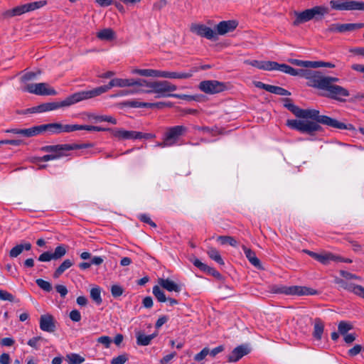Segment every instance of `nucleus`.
<instances>
[{"label":"nucleus","mask_w":364,"mask_h":364,"mask_svg":"<svg viewBox=\"0 0 364 364\" xmlns=\"http://www.w3.org/2000/svg\"><path fill=\"white\" fill-rule=\"evenodd\" d=\"M284 106L296 117L311 119H288L287 121L286 124L287 127L291 129L296 130L301 134L314 136L316 132H319L323 130L320 124L338 129L353 130L355 129L353 125L351 124H345L330 117L321 115L319 111L317 109H301L293 104L290 98L284 99Z\"/></svg>","instance_id":"f257e3e1"},{"label":"nucleus","mask_w":364,"mask_h":364,"mask_svg":"<svg viewBox=\"0 0 364 364\" xmlns=\"http://www.w3.org/2000/svg\"><path fill=\"white\" fill-rule=\"evenodd\" d=\"M92 143L83 144H62L56 145H47L42 146L40 150L43 152L52 154L53 156H59V159L63 156H68V151L76 149H82L92 147Z\"/></svg>","instance_id":"f03ea898"},{"label":"nucleus","mask_w":364,"mask_h":364,"mask_svg":"<svg viewBox=\"0 0 364 364\" xmlns=\"http://www.w3.org/2000/svg\"><path fill=\"white\" fill-rule=\"evenodd\" d=\"M132 79L114 78L112 79L107 85L95 87L90 90H83L82 94L85 100L100 96L107 92L113 87H132Z\"/></svg>","instance_id":"7ed1b4c3"},{"label":"nucleus","mask_w":364,"mask_h":364,"mask_svg":"<svg viewBox=\"0 0 364 364\" xmlns=\"http://www.w3.org/2000/svg\"><path fill=\"white\" fill-rule=\"evenodd\" d=\"M83 100H85V99L83 97L82 92H77L68 96L63 101L50 102L41 104V112L43 113L55 110L62 107H70Z\"/></svg>","instance_id":"20e7f679"},{"label":"nucleus","mask_w":364,"mask_h":364,"mask_svg":"<svg viewBox=\"0 0 364 364\" xmlns=\"http://www.w3.org/2000/svg\"><path fill=\"white\" fill-rule=\"evenodd\" d=\"M150 85V90L141 89V92L155 93L156 94V98L171 97L173 94L169 92L177 90L176 85L167 80L152 81Z\"/></svg>","instance_id":"39448f33"},{"label":"nucleus","mask_w":364,"mask_h":364,"mask_svg":"<svg viewBox=\"0 0 364 364\" xmlns=\"http://www.w3.org/2000/svg\"><path fill=\"white\" fill-rule=\"evenodd\" d=\"M271 291L274 294H284L286 295H315L317 291L303 286H284V285H273L271 287Z\"/></svg>","instance_id":"423d86ee"},{"label":"nucleus","mask_w":364,"mask_h":364,"mask_svg":"<svg viewBox=\"0 0 364 364\" xmlns=\"http://www.w3.org/2000/svg\"><path fill=\"white\" fill-rule=\"evenodd\" d=\"M120 108L132 107V108H149V109H163L164 107H171L173 103L171 102H142L137 100H125L118 103Z\"/></svg>","instance_id":"0eeeda50"},{"label":"nucleus","mask_w":364,"mask_h":364,"mask_svg":"<svg viewBox=\"0 0 364 364\" xmlns=\"http://www.w3.org/2000/svg\"><path fill=\"white\" fill-rule=\"evenodd\" d=\"M188 129L183 125H177L167 128L164 134V145H175L179 138L187 132Z\"/></svg>","instance_id":"6e6552de"},{"label":"nucleus","mask_w":364,"mask_h":364,"mask_svg":"<svg viewBox=\"0 0 364 364\" xmlns=\"http://www.w3.org/2000/svg\"><path fill=\"white\" fill-rule=\"evenodd\" d=\"M24 91L41 96H55L57 91L48 83H28L24 85Z\"/></svg>","instance_id":"1a4fd4ad"},{"label":"nucleus","mask_w":364,"mask_h":364,"mask_svg":"<svg viewBox=\"0 0 364 364\" xmlns=\"http://www.w3.org/2000/svg\"><path fill=\"white\" fill-rule=\"evenodd\" d=\"M198 88L204 93L214 95L228 90L226 82L218 80H203L199 83Z\"/></svg>","instance_id":"9d476101"},{"label":"nucleus","mask_w":364,"mask_h":364,"mask_svg":"<svg viewBox=\"0 0 364 364\" xmlns=\"http://www.w3.org/2000/svg\"><path fill=\"white\" fill-rule=\"evenodd\" d=\"M332 9L336 11H364V2L356 1L331 0L329 2Z\"/></svg>","instance_id":"9b49d317"},{"label":"nucleus","mask_w":364,"mask_h":364,"mask_svg":"<svg viewBox=\"0 0 364 364\" xmlns=\"http://www.w3.org/2000/svg\"><path fill=\"white\" fill-rule=\"evenodd\" d=\"M303 77L308 80V86L321 90L325 89V76L321 72L305 69Z\"/></svg>","instance_id":"f8f14e48"},{"label":"nucleus","mask_w":364,"mask_h":364,"mask_svg":"<svg viewBox=\"0 0 364 364\" xmlns=\"http://www.w3.org/2000/svg\"><path fill=\"white\" fill-rule=\"evenodd\" d=\"M190 31L202 38H205L208 40L216 41L218 37L215 30L202 23H192L190 27Z\"/></svg>","instance_id":"ddd939ff"},{"label":"nucleus","mask_w":364,"mask_h":364,"mask_svg":"<svg viewBox=\"0 0 364 364\" xmlns=\"http://www.w3.org/2000/svg\"><path fill=\"white\" fill-rule=\"evenodd\" d=\"M323 90L327 91L326 95L327 97L339 102H345V97L350 96L349 91L340 85L329 87Z\"/></svg>","instance_id":"4468645a"},{"label":"nucleus","mask_w":364,"mask_h":364,"mask_svg":"<svg viewBox=\"0 0 364 364\" xmlns=\"http://www.w3.org/2000/svg\"><path fill=\"white\" fill-rule=\"evenodd\" d=\"M39 326L43 331L54 333L56 331V321L50 314H43L39 319Z\"/></svg>","instance_id":"2eb2a0df"},{"label":"nucleus","mask_w":364,"mask_h":364,"mask_svg":"<svg viewBox=\"0 0 364 364\" xmlns=\"http://www.w3.org/2000/svg\"><path fill=\"white\" fill-rule=\"evenodd\" d=\"M335 283L339 287L350 292H353L355 295L364 299V287L353 283H349L343 279L336 277L334 280Z\"/></svg>","instance_id":"dca6fc26"},{"label":"nucleus","mask_w":364,"mask_h":364,"mask_svg":"<svg viewBox=\"0 0 364 364\" xmlns=\"http://www.w3.org/2000/svg\"><path fill=\"white\" fill-rule=\"evenodd\" d=\"M238 26L235 20L222 21L215 26L216 36H224L228 33L234 31Z\"/></svg>","instance_id":"f3484780"},{"label":"nucleus","mask_w":364,"mask_h":364,"mask_svg":"<svg viewBox=\"0 0 364 364\" xmlns=\"http://www.w3.org/2000/svg\"><path fill=\"white\" fill-rule=\"evenodd\" d=\"M156 135L152 133H143L136 131H129L124 129L122 140L129 139H152Z\"/></svg>","instance_id":"a211bd4d"},{"label":"nucleus","mask_w":364,"mask_h":364,"mask_svg":"<svg viewBox=\"0 0 364 364\" xmlns=\"http://www.w3.org/2000/svg\"><path fill=\"white\" fill-rule=\"evenodd\" d=\"M194 70L190 72H168L159 70V77L170 79H188L193 76Z\"/></svg>","instance_id":"6ab92c4d"},{"label":"nucleus","mask_w":364,"mask_h":364,"mask_svg":"<svg viewBox=\"0 0 364 364\" xmlns=\"http://www.w3.org/2000/svg\"><path fill=\"white\" fill-rule=\"evenodd\" d=\"M294 15L296 16V18L292 23V25L294 26H298L301 23H306L314 19L311 14V9H306L301 12L295 11Z\"/></svg>","instance_id":"aec40b11"},{"label":"nucleus","mask_w":364,"mask_h":364,"mask_svg":"<svg viewBox=\"0 0 364 364\" xmlns=\"http://www.w3.org/2000/svg\"><path fill=\"white\" fill-rule=\"evenodd\" d=\"M249 352L250 350L246 346H239L232 350L228 355V360L229 362H237L244 355H247Z\"/></svg>","instance_id":"412c9836"},{"label":"nucleus","mask_w":364,"mask_h":364,"mask_svg":"<svg viewBox=\"0 0 364 364\" xmlns=\"http://www.w3.org/2000/svg\"><path fill=\"white\" fill-rule=\"evenodd\" d=\"M158 283L168 291L180 292L181 291V287L169 279L159 278Z\"/></svg>","instance_id":"4be33fe9"},{"label":"nucleus","mask_w":364,"mask_h":364,"mask_svg":"<svg viewBox=\"0 0 364 364\" xmlns=\"http://www.w3.org/2000/svg\"><path fill=\"white\" fill-rule=\"evenodd\" d=\"M242 248L244 251V253L246 256V257L247 258V259L249 260V262L253 265L255 266V267L258 268V269H262V265H261V263H260V261L259 259L256 257V255H255V252H253L252 250H250V248H247L246 246L245 245H242Z\"/></svg>","instance_id":"5701e85b"},{"label":"nucleus","mask_w":364,"mask_h":364,"mask_svg":"<svg viewBox=\"0 0 364 364\" xmlns=\"http://www.w3.org/2000/svg\"><path fill=\"white\" fill-rule=\"evenodd\" d=\"M311 11L313 18L316 21H320L329 13V9L325 6H315L311 8Z\"/></svg>","instance_id":"b1692460"},{"label":"nucleus","mask_w":364,"mask_h":364,"mask_svg":"<svg viewBox=\"0 0 364 364\" xmlns=\"http://www.w3.org/2000/svg\"><path fill=\"white\" fill-rule=\"evenodd\" d=\"M74 262L70 259H65L60 265L55 270L53 277L54 279H58L68 269L73 265Z\"/></svg>","instance_id":"393cba45"},{"label":"nucleus","mask_w":364,"mask_h":364,"mask_svg":"<svg viewBox=\"0 0 364 364\" xmlns=\"http://www.w3.org/2000/svg\"><path fill=\"white\" fill-rule=\"evenodd\" d=\"M96 132H109L112 137L117 139L119 141L122 140L123 137V129H118V128H105L96 126L95 129Z\"/></svg>","instance_id":"a878e982"},{"label":"nucleus","mask_w":364,"mask_h":364,"mask_svg":"<svg viewBox=\"0 0 364 364\" xmlns=\"http://www.w3.org/2000/svg\"><path fill=\"white\" fill-rule=\"evenodd\" d=\"M363 28H364V23H341V33L353 32Z\"/></svg>","instance_id":"bb28decb"},{"label":"nucleus","mask_w":364,"mask_h":364,"mask_svg":"<svg viewBox=\"0 0 364 364\" xmlns=\"http://www.w3.org/2000/svg\"><path fill=\"white\" fill-rule=\"evenodd\" d=\"M87 116L89 119L95 120V122H107L112 124H116L117 123V121L114 117L109 115H96L88 113L87 114Z\"/></svg>","instance_id":"cd10ccee"},{"label":"nucleus","mask_w":364,"mask_h":364,"mask_svg":"<svg viewBox=\"0 0 364 364\" xmlns=\"http://www.w3.org/2000/svg\"><path fill=\"white\" fill-rule=\"evenodd\" d=\"M96 36L102 41H110L114 39L115 33L112 28H104L97 32Z\"/></svg>","instance_id":"c85d7f7f"},{"label":"nucleus","mask_w":364,"mask_h":364,"mask_svg":"<svg viewBox=\"0 0 364 364\" xmlns=\"http://www.w3.org/2000/svg\"><path fill=\"white\" fill-rule=\"evenodd\" d=\"M156 336V333L145 335L143 333L139 332L136 335V343L139 346H148L150 344L151 340L154 339Z\"/></svg>","instance_id":"c756f323"},{"label":"nucleus","mask_w":364,"mask_h":364,"mask_svg":"<svg viewBox=\"0 0 364 364\" xmlns=\"http://www.w3.org/2000/svg\"><path fill=\"white\" fill-rule=\"evenodd\" d=\"M132 74H136L145 77H159V70L154 69H134Z\"/></svg>","instance_id":"7c9ffc66"},{"label":"nucleus","mask_w":364,"mask_h":364,"mask_svg":"<svg viewBox=\"0 0 364 364\" xmlns=\"http://www.w3.org/2000/svg\"><path fill=\"white\" fill-rule=\"evenodd\" d=\"M324 324L321 318H316L314 322L313 336L316 340H321L323 333Z\"/></svg>","instance_id":"2f4dec72"},{"label":"nucleus","mask_w":364,"mask_h":364,"mask_svg":"<svg viewBox=\"0 0 364 364\" xmlns=\"http://www.w3.org/2000/svg\"><path fill=\"white\" fill-rule=\"evenodd\" d=\"M207 255L208 257L217 262L220 265H224L225 262L218 250L214 247H210L207 250Z\"/></svg>","instance_id":"473e14b6"},{"label":"nucleus","mask_w":364,"mask_h":364,"mask_svg":"<svg viewBox=\"0 0 364 364\" xmlns=\"http://www.w3.org/2000/svg\"><path fill=\"white\" fill-rule=\"evenodd\" d=\"M336 259V255L331 252H325L319 255L317 261L322 264L328 265L331 262H335Z\"/></svg>","instance_id":"72a5a7b5"},{"label":"nucleus","mask_w":364,"mask_h":364,"mask_svg":"<svg viewBox=\"0 0 364 364\" xmlns=\"http://www.w3.org/2000/svg\"><path fill=\"white\" fill-rule=\"evenodd\" d=\"M43 132H44L43 124L34 126L31 128L24 129V136L31 137L37 136Z\"/></svg>","instance_id":"f704fd0d"},{"label":"nucleus","mask_w":364,"mask_h":364,"mask_svg":"<svg viewBox=\"0 0 364 364\" xmlns=\"http://www.w3.org/2000/svg\"><path fill=\"white\" fill-rule=\"evenodd\" d=\"M43 125L44 132H48L50 134H60L61 133V124L58 122L45 124Z\"/></svg>","instance_id":"c9c22d12"},{"label":"nucleus","mask_w":364,"mask_h":364,"mask_svg":"<svg viewBox=\"0 0 364 364\" xmlns=\"http://www.w3.org/2000/svg\"><path fill=\"white\" fill-rule=\"evenodd\" d=\"M23 14V6H18L12 9L5 11L1 14V17L4 18H9Z\"/></svg>","instance_id":"e433bc0d"},{"label":"nucleus","mask_w":364,"mask_h":364,"mask_svg":"<svg viewBox=\"0 0 364 364\" xmlns=\"http://www.w3.org/2000/svg\"><path fill=\"white\" fill-rule=\"evenodd\" d=\"M46 4V1H38L31 3L24 4V13L38 9Z\"/></svg>","instance_id":"4c0bfd02"},{"label":"nucleus","mask_w":364,"mask_h":364,"mask_svg":"<svg viewBox=\"0 0 364 364\" xmlns=\"http://www.w3.org/2000/svg\"><path fill=\"white\" fill-rule=\"evenodd\" d=\"M65 359L68 364H81L85 361V358L77 353L67 354Z\"/></svg>","instance_id":"58836bf2"},{"label":"nucleus","mask_w":364,"mask_h":364,"mask_svg":"<svg viewBox=\"0 0 364 364\" xmlns=\"http://www.w3.org/2000/svg\"><path fill=\"white\" fill-rule=\"evenodd\" d=\"M153 294L156 297V299L159 302H165L167 300V297L166 296L163 290L158 285H155L153 287L152 290Z\"/></svg>","instance_id":"ea45409f"},{"label":"nucleus","mask_w":364,"mask_h":364,"mask_svg":"<svg viewBox=\"0 0 364 364\" xmlns=\"http://www.w3.org/2000/svg\"><path fill=\"white\" fill-rule=\"evenodd\" d=\"M218 241H219L222 245L229 244L232 247H236L237 245V241L231 236H219L218 237Z\"/></svg>","instance_id":"a19ab883"},{"label":"nucleus","mask_w":364,"mask_h":364,"mask_svg":"<svg viewBox=\"0 0 364 364\" xmlns=\"http://www.w3.org/2000/svg\"><path fill=\"white\" fill-rule=\"evenodd\" d=\"M100 294V288L98 287L92 288L90 291V297L97 305L101 304L102 302Z\"/></svg>","instance_id":"79ce46f5"},{"label":"nucleus","mask_w":364,"mask_h":364,"mask_svg":"<svg viewBox=\"0 0 364 364\" xmlns=\"http://www.w3.org/2000/svg\"><path fill=\"white\" fill-rule=\"evenodd\" d=\"M353 328V326L345 321H342L338 323V329L340 334L345 336L348 331Z\"/></svg>","instance_id":"37998d69"},{"label":"nucleus","mask_w":364,"mask_h":364,"mask_svg":"<svg viewBox=\"0 0 364 364\" xmlns=\"http://www.w3.org/2000/svg\"><path fill=\"white\" fill-rule=\"evenodd\" d=\"M289 62L294 65L304 68H313L314 61L289 59Z\"/></svg>","instance_id":"c03bdc74"},{"label":"nucleus","mask_w":364,"mask_h":364,"mask_svg":"<svg viewBox=\"0 0 364 364\" xmlns=\"http://www.w3.org/2000/svg\"><path fill=\"white\" fill-rule=\"evenodd\" d=\"M152 81H149L144 79L139 78V79H134L132 78V86H139V87H147V90H150V86Z\"/></svg>","instance_id":"a18cd8bd"},{"label":"nucleus","mask_w":364,"mask_h":364,"mask_svg":"<svg viewBox=\"0 0 364 364\" xmlns=\"http://www.w3.org/2000/svg\"><path fill=\"white\" fill-rule=\"evenodd\" d=\"M270 93L276 94L281 96H289L291 95L287 90L275 85H271Z\"/></svg>","instance_id":"49530a36"},{"label":"nucleus","mask_w":364,"mask_h":364,"mask_svg":"<svg viewBox=\"0 0 364 364\" xmlns=\"http://www.w3.org/2000/svg\"><path fill=\"white\" fill-rule=\"evenodd\" d=\"M54 260L62 258L66 254V249L63 245H60L55 248V251L52 252Z\"/></svg>","instance_id":"de8ad7c7"},{"label":"nucleus","mask_w":364,"mask_h":364,"mask_svg":"<svg viewBox=\"0 0 364 364\" xmlns=\"http://www.w3.org/2000/svg\"><path fill=\"white\" fill-rule=\"evenodd\" d=\"M36 283L41 289L46 292L52 291V285L49 282L43 280V279H37Z\"/></svg>","instance_id":"09e8293b"},{"label":"nucleus","mask_w":364,"mask_h":364,"mask_svg":"<svg viewBox=\"0 0 364 364\" xmlns=\"http://www.w3.org/2000/svg\"><path fill=\"white\" fill-rule=\"evenodd\" d=\"M61 133L63 132H72L77 130H80V124H61Z\"/></svg>","instance_id":"8fccbe9b"},{"label":"nucleus","mask_w":364,"mask_h":364,"mask_svg":"<svg viewBox=\"0 0 364 364\" xmlns=\"http://www.w3.org/2000/svg\"><path fill=\"white\" fill-rule=\"evenodd\" d=\"M341 23H335L330 24L329 26L324 31V33H341Z\"/></svg>","instance_id":"3c124183"},{"label":"nucleus","mask_w":364,"mask_h":364,"mask_svg":"<svg viewBox=\"0 0 364 364\" xmlns=\"http://www.w3.org/2000/svg\"><path fill=\"white\" fill-rule=\"evenodd\" d=\"M124 293V289L119 284H113L111 287V294L114 298L119 297Z\"/></svg>","instance_id":"603ef678"},{"label":"nucleus","mask_w":364,"mask_h":364,"mask_svg":"<svg viewBox=\"0 0 364 364\" xmlns=\"http://www.w3.org/2000/svg\"><path fill=\"white\" fill-rule=\"evenodd\" d=\"M128 359L127 354L124 353L113 358L110 363L111 364H124Z\"/></svg>","instance_id":"864d4df0"},{"label":"nucleus","mask_w":364,"mask_h":364,"mask_svg":"<svg viewBox=\"0 0 364 364\" xmlns=\"http://www.w3.org/2000/svg\"><path fill=\"white\" fill-rule=\"evenodd\" d=\"M205 273H206L208 275H211L215 279L218 280H221L223 279L222 274L217 271L215 268L208 266L207 269L205 271Z\"/></svg>","instance_id":"5fc2aeb1"},{"label":"nucleus","mask_w":364,"mask_h":364,"mask_svg":"<svg viewBox=\"0 0 364 364\" xmlns=\"http://www.w3.org/2000/svg\"><path fill=\"white\" fill-rule=\"evenodd\" d=\"M277 62L274 61H264L262 68L263 70H277Z\"/></svg>","instance_id":"6e6d98bb"},{"label":"nucleus","mask_w":364,"mask_h":364,"mask_svg":"<svg viewBox=\"0 0 364 364\" xmlns=\"http://www.w3.org/2000/svg\"><path fill=\"white\" fill-rule=\"evenodd\" d=\"M40 262H50L54 260V257L52 252L47 251L43 252L38 258Z\"/></svg>","instance_id":"4d7b16f0"},{"label":"nucleus","mask_w":364,"mask_h":364,"mask_svg":"<svg viewBox=\"0 0 364 364\" xmlns=\"http://www.w3.org/2000/svg\"><path fill=\"white\" fill-rule=\"evenodd\" d=\"M138 218L143 223L149 224L153 228H156V224L151 220L150 217L147 214H141L138 216Z\"/></svg>","instance_id":"13d9d810"},{"label":"nucleus","mask_w":364,"mask_h":364,"mask_svg":"<svg viewBox=\"0 0 364 364\" xmlns=\"http://www.w3.org/2000/svg\"><path fill=\"white\" fill-rule=\"evenodd\" d=\"M23 252V244L21 243L13 247L9 253L10 257H16Z\"/></svg>","instance_id":"bf43d9fd"},{"label":"nucleus","mask_w":364,"mask_h":364,"mask_svg":"<svg viewBox=\"0 0 364 364\" xmlns=\"http://www.w3.org/2000/svg\"><path fill=\"white\" fill-rule=\"evenodd\" d=\"M172 97H176L177 99L184 100L186 101H193V100H197V96L194 95H183V94H173L171 95Z\"/></svg>","instance_id":"052dcab7"},{"label":"nucleus","mask_w":364,"mask_h":364,"mask_svg":"<svg viewBox=\"0 0 364 364\" xmlns=\"http://www.w3.org/2000/svg\"><path fill=\"white\" fill-rule=\"evenodd\" d=\"M320 67H326L333 68H335L336 65L330 62H324V61H314L313 68H320Z\"/></svg>","instance_id":"680f3d73"},{"label":"nucleus","mask_w":364,"mask_h":364,"mask_svg":"<svg viewBox=\"0 0 364 364\" xmlns=\"http://www.w3.org/2000/svg\"><path fill=\"white\" fill-rule=\"evenodd\" d=\"M208 354H209V348H204L201 350V351L200 353H197L195 355L194 360L196 361H200V360H203Z\"/></svg>","instance_id":"e2e57ef3"},{"label":"nucleus","mask_w":364,"mask_h":364,"mask_svg":"<svg viewBox=\"0 0 364 364\" xmlns=\"http://www.w3.org/2000/svg\"><path fill=\"white\" fill-rule=\"evenodd\" d=\"M363 346L357 344L354 347L348 350V354L350 357H354L359 354L361 352Z\"/></svg>","instance_id":"0e129e2a"},{"label":"nucleus","mask_w":364,"mask_h":364,"mask_svg":"<svg viewBox=\"0 0 364 364\" xmlns=\"http://www.w3.org/2000/svg\"><path fill=\"white\" fill-rule=\"evenodd\" d=\"M340 274L346 279H358L360 280V277L356 274H352L345 270H341Z\"/></svg>","instance_id":"69168bd1"},{"label":"nucleus","mask_w":364,"mask_h":364,"mask_svg":"<svg viewBox=\"0 0 364 364\" xmlns=\"http://www.w3.org/2000/svg\"><path fill=\"white\" fill-rule=\"evenodd\" d=\"M0 299L2 301H10L14 300V296L9 292L0 289Z\"/></svg>","instance_id":"338daca9"},{"label":"nucleus","mask_w":364,"mask_h":364,"mask_svg":"<svg viewBox=\"0 0 364 364\" xmlns=\"http://www.w3.org/2000/svg\"><path fill=\"white\" fill-rule=\"evenodd\" d=\"M70 318L75 322H78L81 320V314L78 310L74 309L70 312Z\"/></svg>","instance_id":"774afa93"}]
</instances>
